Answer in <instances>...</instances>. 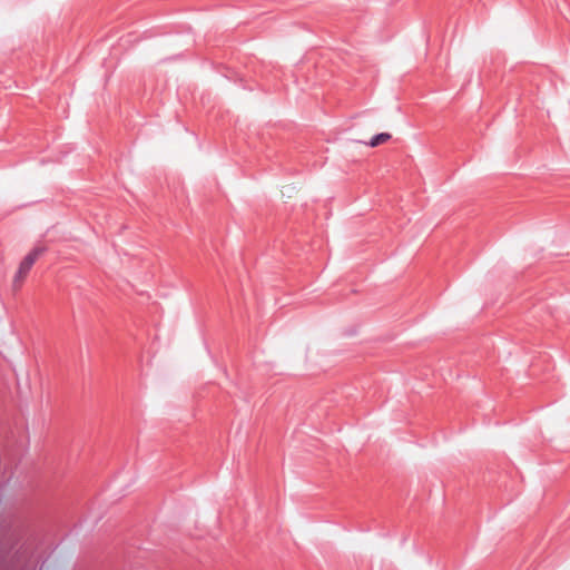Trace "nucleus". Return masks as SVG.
I'll list each match as a JSON object with an SVG mask.
<instances>
[{"instance_id": "f257e3e1", "label": "nucleus", "mask_w": 570, "mask_h": 570, "mask_svg": "<svg viewBox=\"0 0 570 570\" xmlns=\"http://www.w3.org/2000/svg\"><path fill=\"white\" fill-rule=\"evenodd\" d=\"M43 246H36L32 248L27 256L21 261L19 268L14 276V283H22L30 272L36 261L43 254Z\"/></svg>"}, {"instance_id": "f03ea898", "label": "nucleus", "mask_w": 570, "mask_h": 570, "mask_svg": "<svg viewBox=\"0 0 570 570\" xmlns=\"http://www.w3.org/2000/svg\"><path fill=\"white\" fill-rule=\"evenodd\" d=\"M391 138V135L390 134H386V132H383V134H379L376 135L375 137L372 138L371 142H370V146L371 147H376L381 144H384L385 141H387L389 139Z\"/></svg>"}]
</instances>
